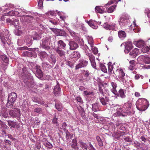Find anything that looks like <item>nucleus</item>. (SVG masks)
I'll list each match as a JSON object with an SVG mask.
<instances>
[{"instance_id":"nucleus-58","label":"nucleus","mask_w":150,"mask_h":150,"mask_svg":"<svg viewBox=\"0 0 150 150\" xmlns=\"http://www.w3.org/2000/svg\"><path fill=\"white\" fill-rule=\"evenodd\" d=\"M91 64L92 67L96 69V64L95 62V60L94 61H91Z\"/></svg>"},{"instance_id":"nucleus-7","label":"nucleus","mask_w":150,"mask_h":150,"mask_svg":"<svg viewBox=\"0 0 150 150\" xmlns=\"http://www.w3.org/2000/svg\"><path fill=\"white\" fill-rule=\"evenodd\" d=\"M132 105V104L131 103H127L122 108H119V110L124 113H127L130 112Z\"/></svg>"},{"instance_id":"nucleus-10","label":"nucleus","mask_w":150,"mask_h":150,"mask_svg":"<svg viewBox=\"0 0 150 150\" xmlns=\"http://www.w3.org/2000/svg\"><path fill=\"white\" fill-rule=\"evenodd\" d=\"M133 47L132 43L130 41L126 42L125 46V52L126 53H128Z\"/></svg>"},{"instance_id":"nucleus-42","label":"nucleus","mask_w":150,"mask_h":150,"mask_svg":"<svg viewBox=\"0 0 150 150\" xmlns=\"http://www.w3.org/2000/svg\"><path fill=\"white\" fill-rule=\"evenodd\" d=\"M108 73L109 74H111L113 68V65L109 63H108Z\"/></svg>"},{"instance_id":"nucleus-11","label":"nucleus","mask_w":150,"mask_h":150,"mask_svg":"<svg viewBox=\"0 0 150 150\" xmlns=\"http://www.w3.org/2000/svg\"><path fill=\"white\" fill-rule=\"evenodd\" d=\"M126 91L125 90L121 88L118 91V92L117 93V94L115 93V94L122 99H124L126 97V96L125 95Z\"/></svg>"},{"instance_id":"nucleus-48","label":"nucleus","mask_w":150,"mask_h":150,"mask_svg":"<svg viewBox=\"0 0 150 150\" xmlns=\"http://www.w3.org/2000/svg\"><path fill=\"white\" fill-rule=\"evenodd\" d=\"M1 57L3 61L6 63V64L8 63V59L7 57L5 56H2Z\"/></svg>"},{"instance_id":"nucleus-56","label":"nucleus","mask_w":150,"mask_h":150,"mask_svg":"<svg viewBox=\"0 0 150 150\" xmlns=\"http://www.w3.org/2000/svg\"><path fill=\"white\" fill-rule=\"evenodd\" d=\"M93 93L92 92H88L87 91H83V94L87 96H89L90 95H91L92 93Z\"/></svg>"},{"instance_id":"nucleus-3","label":"nucleus","mask_w":150,"mask_h":150,"mask_svg":"<svg viewBox=\"0 0 150 150\" xmlns=\"http://www.w3.org/2000/svg\"><path fill=\"white\" fill-rule=\"evenodd\" d=\"M17 95L14 92L11 93L8 96V102L6 104V107L9 108H12L15 101L16 100Z\"/></svg>"},{"instance_id":"nucleus-14","label":"nucleus","mask_w":150,"mask_h":150,"mask_svg":"<svg viewBox=\"0 0 150 150\" xmlns=\"http://www.w3.org/2000/svg\"><path fill=\"white\" fill-rule=\"evenodd\" d=\"M58 47L57 48L65 50L66 47V44L62 40H60L57 42Z\"/></svg>"},{"instance_id":"nucleus-46","label":"nucleus","mask_w":150,"mask_h":150,"mask_svg":"<svg viewBox=\"0 0 150 150\" xmlns=\"http://www.w3.org/2000/svg\"><path fill=\"white\" fill-rule=\"evenodd\" d=\"M70 35L73 37H75L76 36L77 33L71 29H68Z\"/></svg>"},{"instance_id":"nucleus-39","label":"nucleus","mask_w":150,"mask_h":150,"mask_svg":"<svg viewBox=\"0 0 150 150\" xmlns=\"http://www.w3.org/2000/svg\"><path fill=\"white\" fill-rule=\"evenodd\" d=\"M7 122L8 125L11 127L14 128L15 127L16 125V122L13 121H11L10 120H8Z\"/></svg>"},{"instance_id":"nucleus-50","label":"nucleus","mask_w":150,"mask_h":150,"mask_svg":"<svg viewBox=\"0 0 150 150\" xmlns=\"http://www.w3.org/2000/svg\"><path fill=\"white\" fill-rule=\"evenodd\" d=\"M45 146L49 149H51L53 147L52 144L48 141H47V142L45 143Z\"/></svg>"},{"instance_id":"nucleus-30","label":"nucleus","mask_w":150,"mask_h":150,"mask_svg":"<svg viewBox=\"0 0 150 150\" xmlns=\"http://www.w3.org/2000/svg\"><path fill=\"white\" fill-rule=\"evenodd\" d=\"M60 91V87L58 83H57V85L55 86L54 89V92L55 94H57Z\"/></svg>"},{"instance_id":"nucleus-26","label":"nucleus","mask_w":150,"mask_h":150,"mask_svg":"<svg viewBox=\"0 0 150 150\" xmlns=\"http://www.w3.org/2000/svg\"><path fill=\"white\" fill-rule=\"evenodd\" d=\"M42 67L44 69L46 70L47 68L50 69L52 67V65L46 62L42 63Z\"/></svg>"},{"instance_id":"nucleus-22","label":"nucleus","mask_w":150,"mask_h":150,"mask_svg":"<svg viewBox=\"0 0 150 150\" xmlns=\"http://www.w3.org/2000/svg\"><path fill=\"white\" fill-rule=\"evenodd\" d=\"M71 146L73 148L78 150L79 148L77 147V141L76 139H74L72 141V144Z\"/></svg>"},{"instance_id":"nucleus-28","label":"nucleus","mask_w":150,"mask_h":150,"mask_svg":"<svg viewBox=\"0 0 150 150\" xmlns=\"http://www.w3.org/2000/svg\"><path fill=\"white\" fill-rule=\"evenodd\" d=\"M1 114L2 116L5 118H7L8 117V114L7 110L4 108L2 109Z\"/></svg>"},{"instance_id":"nucleus-44","label":"nucleus","mask_w":150,"mask_h":150,"mask_svg":"<svg viewBox=\"0 0 150 150\" xmlns=\"http://www.w3.org/2000/svg\"><path fill=\"white\" fill-rule=\"evenodd\" d=\"M47 41L45 40H43L42 41V46L46 49H47L49 47L47 46L46 44Z\"/></svg>"},{"instance_id":"nucleus-12","label":"nucleus","mask_w":150,"mask_h":150,"mask_svg":"<svg viewBox=\"0 0 150 150\" xmlns=\"http://www.w3.org/2000/svg\"><path fill=\"white\" fill-rule=\"evenodd\" d=\"M69 45L71 50H75L79 47L78 44L74 41H70L69 42Z\"/></svg>"},{"instance_id":"nucleus-27","label":"nucleus","mask_w":150,"mask_h":150,"mask_svg":"<svg viewBox=\"0 0 150 150\" xmlns=\"http://www.w3.org/2000/svg\"><path fill=\"white\" fill-rule=\"evenodd\" d=\"M66 33L64 30H60L58 29V31H57V33L56 35L57 36H66Z\"/></svg>"},{"instance_id":"nucleus-41","label":"nucleus","mask_w":150,"mask_h":150,"mask_svg":"<svg viewBox=\"0 0 150 150\" xmlns=\"http://www.w3.org/2000/svg\"><path fill=\"white\" fill-rule=\"evenodd\" d=\"M150 50V48L148 46H144L143 47L142 50V51L143 53H145L149 52Z\"/></svg>"},{"instance_id":"nucleus-4","label":"nucleus","mask_w":150,"mask_h":150,"mask_svg":"<svg viewBox=\"0 0 150 150\" xmlns=\"http://www.w3.org/2000/svg\"><path fill=\"white\" fill-rule=\"evenodd\" d=\"M8 33L7 31L0 33V38L3 44L5 45L7 43L8 45H10L11 42L10 40L8 38Z\"/></svg>"},{"instance_id":"nucleus-25","label":"nucleus","mask_w":150,"mask_h":150,"mask_svg":"<svg viewBox=\"0 0 150 150\" xmlns=\"http://www.w3.org/2000/svg\"><path fill=\"white\" fill-rule=\"evenodd\" d=\"M118 110H117V111L116 112L114 113L113 114V115L115 116H125V115H124L123 113L124 112L121 111L120 110H119V108H118Z\"/></svg>"},{"instance_id":"nucleus-34","label":"nucleus","mask_w":150,"mask_h":150,"mask_svg":"<svg viewBox=\"0 0 150 150\" xmlns=\"http://www.w3.org/2000/svg\"><path fill=\"white\" fill-rule=\"evenodd\" d=\"M58 118L55 117L52 120V123L55 127H57L59 125V123L57 122Z\"/></svg>"},{"instance_id":"nucleus-53","label":"nucleus","mask_w":150,"mask_h":150,"mask_svg":"<svg viewBox=\"0 0 150 150\" xmlns=\"http://www.w3.org/2000/svg\"><path fill=\"white\" fill-rule=\"evenodd\" d=\"M42 111V109L40 108H35L34 110V112L39 113H40Z\"/></svg>"},{"instance_id":"nucleus-40","label":"nucleus","mask_w":150,"mask_h":150,"mask_svg":"<svg viewBox=\"0 0 150 150\" xmlns=\"http://www.w3.org/2000/svg\"><path fill=\"white\" fill-rule=\"evenodd\" d=\"M55 107L57 110L59 111H61L62 110V105L61 103H56L55 104Z\"/></svg>"},{"instance_id":"nucleus-23","label":"nucleus","mask_w":150,"mask_h":150,"mask_svg":"<svg viewBox=\"0 0 150 150\" xmlns=\"http://www.w3.org/2000/svg\"><path fill=\"white\" fill-rule=\"evenodd\" d=\"M81 56V55L78 51H75L73 52L72 54V58H74L76 59L79 58Z\"/></svg>"},{"instance_id":"nucleus-6","label":"nucleus","mask_w":150,"mask_h":150,"mask_svg":"<svg viewBox=\"0 0 150 150\" xmlns=\"http://www.w3.org/2000/svg\"><path fill=\"white\" fill-rule=\"evenodd\" d=\"M88 64V61L82 59L79 60V63L75 66V69L76 70H77L81 68L86 67Z\"/></svg>"},{"instance_id":"nucleus-62","label":"nucleus","mask_w":150,"mask_h":150,"mask_svg":"<svg viewBox=\"0 0 150 150\" xmlns=\"http://www.w3.org/2000/svg\"><path fill=\"white\" fill-rule=\"evenodd\" d=\"M50 29L55 34H56V35H57L58 29H57L54 28H50Z\"/></svg>"},{"instance_id":"nucleus-36","label":"nucleus","mask_w":150,"mask_h":150,"mask_svg":"<svg viewBox=\"0 0 150 150\" xmlns=\"http://www.w3.org/2000/svg\"><path fill=\"white\" fill-rule=\"evenodd\" d=\"M50 57L51 59L50 61V63L51 65H52V67H53L56 62V59L54 56H52Z\"/></svg>"},{"instance_id":"nucleus-37","label":"nucleus","mask_w":150,"mask_h":150,"mask_svg":"<svg viewBox=\"0 0 150 150\" xmlns=\"http://www.w3.org/2000/svg\"><path fill=\"white\" fill-rule=\"evenodd\" d=\"M100 67L102 71L104 73H107V69L103 63H100Z\"/></svg>"},{"instance_id":"nucleus-20","label":"nucleus","mask_w":150,"mask_h":150,"mask_svg":"<svg viewBox=\"0 0 150 150\" xmlns=\"http://www.w3.org/2000/svg\"><path fill=\"white\" fill-rule=\"evenodd\" d=\"M138 52L139 50L137 48H135L130 52L129 55L133 57H135L138 54Z\"/></svg>"},{"instance_id":"nucleus-35","label":"nucleus","mask_w":150,"mask_h":150,"mask_svg":"<svg viewBox=\"0 0 150 150\" xmlns=\"http://www.w3.org/2000/svg\"><path fill=\"white\" fill-rule=\"evenodd\" d=\"M86 22L88 24V25L92 28L93 29H96V28L94 25V22L93 21H86Z\"/></svg>"},{"instance_id":"nucleus-45","label":"nucleus","mask_w":150,"mask_h":150,"mask_svg":"<svg viewBox=\"0 0 150 150\" xmlns=\"http://www.w3.org/2000/svg\"><path fill=\"white\" fill-rule=\"evenodd\" d=\"M88 42L90 45V47H92L93 46V38H90L88 40Z\"/></svg>"},{"instance_id":"nucleus-49","label":"nucleus","mask_w":150,"mask_h":150,"mask_svg":"<svg viewBox=\"0 0 150 150\" xmlns=\"http://www.w3.org/2000/svg\"><path fill=\"white\" fill-rule=\"evenodd\" d=\"M67 126V125L65 122H64L62 123L61 129H63L64 131L67 130L66 129V127Z\"/></svg>"},{"instance_id":"nucleus-2","label":"nucleus","mask_w":150,"mask_h":150,"mask_svg":"<svg viewBox=\"0 0 150 150\" xmlns=\"http://www.w3.org/2000/svg\"><path fill=\"white\" fill-rule=\"evenodd\" d=\"M136 105L138 110L141 111H144L148 108L149 103L146 99L139 98L136 102Z\"/></svg>"},{"instance_id":"nucleus-32","label":"nucleus","mask_w":150,"mask_h":150,"mask_svg":"<svg viewBox=\"0 0 150 150\" xmlns=\"http://www.w3.org/2000/svg\"><path fill=\"white\" fill-rule=\"evenodd\" d=\"M86 55L88 57L90 62L94 61L95 60V57L92 53H86Z\"/></svg>"},{"instance_id":"nucleus-33","label":"nucleus","mask_w":150,"mask_h":150,"mask_svg":"<svg viewBox=\"0 0 150 150\" xmlns=\"http://www.w3.org/2000/svg\"><path fill=\"white\" fill-rule=\"evenodd\" d=\"M96 138L99 146H103V142L100 137L98 136H97Z\"/></svg>"},{"instance_id":"nucleus-9","label":"nucleus","mask_w":150,"mask_h":150,"mask_svg":"<svg viewBox=\"0 0 150 150\" xmlns=\"http://www.w3.org/2000/svg\"><path fill=\"white\" fill-rule=\"evenodd\" d=\"M40 67L39 66H36L35 69L36 70L35 75L38 78L40 79L43 77L42 72L40 69Z\"/></svg>"},{"instance_id":"nucleus-57","label":"nucleus","mask_w":150,"mask_h":150,"mask_svg":"<svg viewBox=\"0 0 150 150\" xmlns=\"http://www.w3.org/2000/svg\"><path fill=\"white\" fill-rule=\"evenodd\" d=\"M6 21L7 23H9L13 25V24H16L13 23V19L12 20V19L8 18L6 19Z\"/></svg>"},{"instance_id":"nucleus-31","label":"nucleus","mask_w":150,"mask_h":150,"mask_svg":"<svg viewBox=\"0 0 150 150\" xmlns=\"http://www.w3.org/2000/svg\"><path fill=\"white\" fill-rule=\"evenodd\" d=\"M92 110L94 112L99 110L98 104L97 103H95L92 105Z\"/></svg>"},{"instance_id":"nucleus-59","label":"nucleus","mask_w":150,"mask_h":150,"mask_svg":"<svg viewBox=\"0 0 150 150\" xmlns=\"http://www.w3.org/2000/svg\"><path fill=\"white\" fill-rule=\"evenodd\" d=\"M21 49L22 50H27L31 52L32 50L31 48H28L27 47H23L21 48Z\"/></svg>"},{"instance_id":"nucleus-15","label":"nucleus","mask_w":150,"mask_h":150,"mask_svg":"<svg viewBox=\"0 0 150 150\" xmlns=\"http://www.w3.org/2000/svg\"><path fill=\"white\" fill-rule=\"evenodd\" d=\"M100 101L103 105H107V103L109 101V98L107 96L105 97V98H99Z\"/></svg>"},{"instance_id":"nucleus-52","label":"nucleus","mask_w":150,"mask_h":150,"mask_svg":"<svg viewBox=\"0 0 150 150\" xmlns=\"http://www.w3.org/2000/svg\"><path fill=\"white\" fill-rule=\"evenodd\" d=\"M64 131L66 133V139H67V140H68L71 135L70 134V132L68 131V130Z\"/></svg>"},{"instance_id":"nucleus-61","label":"nucleus","mask_w":150,"mask_h":150,"mask_svg":"<svg viewBox=\"0 0 150 150\" xmlns=\"http://www.w3.org/2000/svg\"><path fill=\"white\" fill-rule=\"evenodd\" d=\"M80 109H81V110L80 111V113H81V115H84L85 114V112L83 109V108H82V107L80 106Z\"/></svg>"},{"instance_id":"nucleus-19","label":"nucleus","mask_w":150,"mask_h":150,"mask_svg":"<svg viewBox=\"0 0 150 150\" xmlns=\"http://www.w3.org/2000/svg\"><path fill=\"white\" fill-rule=\"evenodd\" d=\"M116 72L119 73V78L123 80L125 76V73L123 70L121 69H118L116 70Z\"/></svg>"},{"instance_id":"nucleus-16","label":"nucleus","mask_w":150,"mask_h":150,"mask_svg":"<svg viewBox=\"0 0 150 150\" xmlns=\"http://www.w3.org/2000/svg\"><path fill=\"white\" fill-rule=\"evenodd\" d=\"M56 52L59 55L60 57L64 59L65 57L66 52L63 50H60L59 48H57L55 50Z\"/></svg>"},{"instance_id":"nucleus-17","label":"nucleus","mask_w":150,"mask_h":150,"mask_svg":"<svg viewBox=\"0 0 150 150\" xmlns=\"http://www.w3.org/2000/svg\"><path fill=\"white\" fill-rule=\"evenodd\" d=\"M134 44L137 47H140L143 46L145 44L144 41L142 40L135 41L134 42Z\"/></svg>"},{"instance_id":"nucleus-55","label":"nucleus","mask_w":150,"mask_h":150,"mask_svg":"<svg viewBox=\"0 0 150 150\" xmlns=\"http://www.w3.org/2000/svg\"><path fill=\"white\" fill-rule=\"evenodd\" d=\"M115 137L117 139H118L120 137L119 132H115L114 135Z\"/></svg>"},{"instance_id":"nucleus-8","label":"nucleus","mask_w":150,"mask_h":150,"mask_svg":"<svg viewBox=\"0 0 150 150\" xmlns=\"http://www.w3.org/2000/svg\"><path fill=\"white\" fill-rule=\"evenodd\" d=\"M116 25L115 24L110 23V24L108 23H104L103 25L104 28L106 30H116Z\"/></svg>"},{"instance_id":"nucleus-21","label":"nucleus","mask_w":150,"mask_h":150,"mask_svg":"<svg viewBox=\"0 0 150 150\" xmlns=\"http://www.w3.org/2000/svg\"><path fill=\"white\" fill-rule=\"evenodd\" d=\"M95 11L97 13H103L105 11L102 6H96L95 8Z\"/></svg>"},{"instance_id":"nucleus-64","label":"nucleus","mask_w":150,"mask_h":150,"mask_svg":"<svg viewBox=\"0 0 150 150\" xmlns=\"http://www.w3.org/2000/svg\"><path fill=\"white\" fill-rule=\"evenodd\" d=\"M49 22H51L52 23V24L54 25H56L57 23V22L54 20H49Z\"/></svg>"},{"instance_id":"nucleus-13","label":"nucleus","mask_w":150,"mask_h":150,"mask_svg":"<svg viewBox=\"0 0 150 150\" xmlns=\"http://www.w3.org/2000/svg\"><path fill=\"white\" fill-rule=\"evenodd\" d=\"M23 54H24V55L29 57H33L34 58H36L37 57V54L35 52H32L28 51H25L23 52Z\"/></svg>"},{"instance_id":"nucleus-38","label":"nucleus","mask_w":150,"mask_h":150,"mask_svg":"<svg viewBox=\"0 0 150 150\" xmlns=\"http://www.w3.org/2000/svg\"><path fill=\"white\" fill-rule=\"evenodd\" d=\"M116 7V5H114L109 8L106 10L107 12L108 13H111L113 12L114 9H115Z\"/></svg>"},{"instance_id":"nucleus-54","label":"nucleus","mask_w":150,"mask_h":150,"mask_svg":"<svg viewBox=\"0 0 150 150\" xmlns=\"http://www.w3.org/2000/svg\"><path fill=\"white\" fill-rule=\"evenodd\" d=\"M15 11L11 10L10 11H9L8 13L7 14L9 15V16H14L15 14Z\"/></svg>"},{"instance_id":"nucleus-63","label":"nucleus","mask_w":150,"mask_h":150,"mask_svg":"<svg viewBox=\"0 0 150 150\" xmlns=\"http://www.w3.org/2000/svg\"><path fill=\"white\" fill-rule=\"evenodd\" d=\"M76 100H77V101L81 103L82 102V99L79 96H77L76 97Z\"/></svg>"},{"instance_id":"nucleus-47","label":"nucleus","mask_w":150,"mask_h":150,"mask_svg":"<svg viewBox=\"0 0 150 150\" xmlns=\"http://www.w3.org/2000/svg\"><path fill=\"white\" fill-rule=\"evenodd\" d=\"M38 1V5L40 8H42L43 1L44 0H37Z\"/></svg>"},{"instance_id":"nucleus-51","label":"nucleus","mask_w":150,"mask_h":150,"mask_svg":"<svg viewBox=\"0 0 150 150\" xmlns=\"http://www.w3.org/2000/svg\"><path fill=\"white\" fill-rule=\"evenodd\" d=\"M41 58H44L47 56V53L45 52H41L39 54Z\"/></svg>"},{"instance_id":"nucleus-29","label":"nucleus","mask_w":150,"mask_h":150,"mask_svg":"<svg viewBox=\"0 0 150 150\" xmlns=\"http://www.w3.org/2000/svg\"><path fill=\"white\" fill-rule=\"evenodd\" d=\"M118 35L120 38H125L126 36V34L124 31L120 30L118 32Z\"/></svg>"},{"instance_id":"nucleus-60","label":"nucleus","mask_w":150,"mask_h":150,"mask_svg":"<svg viewBox=\"0 0 150 150\" xmlns=\"http://www.w3.org/2000/svg\"><path fill=\"white\" fill-rule=\"evenodd\" d=\"M18 20L16 19H13V23L16 24H13L15 26H16L18 24Z\"/></svg>"},{"instance_id":"nucleus-43","label":"nucleus","mask_w":150,"mask_h":150,"mask_svg":"<svg viewBox=\"0 0 150 150\" xmlns=\"http://www.w3.org/2000/svg\"><path fill=\"white\" fill-rule=\"evenodd\" d=\"M91 47V50L94 54H96L98 53V51L96 47H94L93 46V47Z\"/></svg>"},{"instance_id":"nucleus-24","label":"nucleus","mask_w":150,"mask_h":150,"mask_svg":"<svg viewBox=\"0 0 150 150\" xmlns=\"http://www.w3.org/2000/svg\"><path fill=\"white\" fill-rule=\"evenodd\" d=\"M79 142L80 145V147L82 148L83 149L86 150L87 149V145L85 143L83 142L82 140L80 139L79 140Z\"/></svg>"},{"instance_id":"nucleus-5","label":"nucleus","mask_w":150,"mask_h":150,"mask_svg":"<svg viewBox=\"0 0 150 150\" xmlns=\"http://www.w3.org/2000/svg\"><path fill=\"white\" fill-rule=\"evenodd\" d=\"M12 108V109L8 112L10 116L13 118L20 117L21 116L20 109L16 108Z\"/></svg>"},{"instance_id":"nucleus-18","label":"nucleus","mask_w":150,"mask_h":150,"mask_svg":"<svg viewBox=\"0 0 150 150\" xmlns=\"http://www.w3.org/2000/svg\"><path fill=\"white\" fill-rule=\"evenodd\" d=\"M110 84L112 87V88L111 89V91L112 93L115 94V93H117V91L116 89L117 87V84L115 82H111L110 83Z\"/></svg>"},{"instance_id":"nucleus-1","label":"nucleus","mask_w":150,"mask_h":150,"mask_svg":"<svg viewBox=\"0 0 150 150\" xmlns=\"http://www.w3.org/2000/svg\"><path fill=\"white\" fill-rule=\"evenodd\" d=\"M22 70L23 72L21 74L22 78L25 84L29 88L33 87L34 83L33 76L26 70L25 68H23Z\"/></svg>"}]
</instances>
